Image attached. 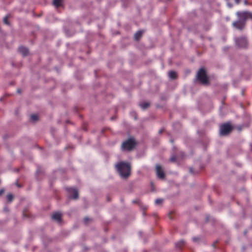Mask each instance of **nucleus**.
<instances>
[{
    "instance_id": "nucleus-1",
    "label": "nucleus",
    "mask_w": 252,
    "mask_h": 252,
    "mask_svg": "<svg viewBox=\"0 0 252 252\" xmlns=\"http://www.w3.org/2000/svg\"><path fill=\"white\" fill-rule=\"evenodd\" d=\"M116 167L122 178H126L129 176L130 173V166L129 163L125 162H121L116 165Z\"/></svg>"
},
{
    "instance_id": "nucleus-2",
    "label": "nucleus",
    "mask_w": 252,
    "mask_h": 252,
    "mask_svg": "<svg viewBox=\"0 0 252 252\" xmlns=\"http://www.w3.org/2000/svg\"><path fill=\"white\" fill-rule=\"evenodd\" d=\"M136 143L133 138H129L123 142L122 148L123 151H130L135 147Z\"/></svg>"
},
{
    "instance_id": "nucleus-3",
    "label": "nucleus",
    "mask_w": 252,
    "mask_h": 252,
    "mask_svg": "<svg viewBox=\"0 0 252 252\" xmlns=\"http://www.w3.org/2000/svg\"><path fill=\"white\" fill-rule=\"evenodd\" d=\"M197 79L203 84H206L208 82V78L206 71L203 68H200L197 74Z\"/></svg>"
},
{
    "instance_id": "nucleus-4",
    "label": "nucleus",
    "mask_w": 252,
    "mask_h": 252,
    "mask_svg": "<svg viewBox=\"0 0 252 252\" xmlns=\"http://www.w3.org/2000/svg\"><path fill=\"white\" fill-rule=\"evenodd\" d=\"M237 15L238 16L239 20L244 21L251 18L252 19V13L248 11L237 12Z\"/></svg>"
},
{
    "instance_id": "nucleus-5",
    "label": "nucleus",
    "mask_w": 252,
    "mask_h": 252,
    "mask_svg": "<svg viewBox=\"0 0 252 252\" xmlns=\"http://www.w3.org/2000/svg\"><path fill=\"white\" fill-rule=\"evenodd\" d=\"M232 130V127L229 124L222 125L220 127V134L221 135H226L228 134Z\"/></svg>"
},
{
    "instance_id": "nucleus-6",
    "label": "nucleus",
    "mask_w": 252,
    "mask_h": 252,
    "mask_svg": "<svg viewBox=\"0 0 252 252\" xmlns=\"http://www.w3.org/2000/svg\"><path fill=\"white\" fill-rule=\"evenodd\" d=\"M68 192V197L70 198L77 199L78 197V192L77 189H75L68 188L67 189Z\"/></svg>"
},
{
    "instance_id": "nucleus-7",
    "label": "nucleus",
    "mask_w": 252,
    "mask_h": 252,
    "mask_svg": "<svg viewBox=\"0 0 252 252\" xmlns=\"http://www.w3.org/2000/svg\"><path fill=\"white\" fill-rule=\"evenodd\" d=\"M237 45L240 47H245L247 44V40L245 37H241L235 40Z\"/></svg>"
},
{
    "instance_id": "nucleus-8",
    "label": "nucleus",
    "mask_w": 252,
    "mask_h": 252,
    "mask_svg": "<svg viewBox=\"0 0 252 252\" xmlns=\"http://www.w3.org/2000/svg\"><path fill=\"white\" fill-rule=\"evenodd\" d=\"M156 173L158 178L162 179L164 177V171L159 165H156Z\"/></svg>"
},
{
    "instance_id": "nucleus-9",
    "label": "nucleus",
    "mask_w": 252,
    "mask_h": 252,
    "mask_svg": "<svg viewBox=\"0 0 252 252\" xmlns=\"http://www.w3.org/2000/svg\"><path fill=\"white\" fill-rule=\"evenodd\" d=\"M233 26L237 29L242 30L245 26V22L242 20H238L233 23Z\"/></svg>"
},
{
    "instance_id": "nucleus-10",
    "label": "nucleus",
    "mask_w": 252,
    "mask_h": 252,
    "mask_svg": "<svg viewBox=\"0 0 252 252\" xmlns=\"http://www.w3.org/2000/svg\"><path fill=\"white\" fill-rule=\"evenodd\" d=\"M52 218L53 220H56L58 222H60L61 221L62 214L59 212L55 213L53 214Z\"/></svg>"
},
{
    "instance_id": "nucleus-11",
    "label": "nucleus",
    "mask_w": 252,
    "mask_h": 252,
    "mask_svg": "<svg viewBox=\"0 0 252 252\" xmlns=\"http://www.w3.org/2000/svg\"><path fill=\"white\" fill-rule=\"evenodd\" d=\"M19 51L23 56H26L28 54L29 51L27 48L24 47H20L19 48Z\"/></svg>"
},
{
    "instance_id": "nucleus-12",
    "label": "nucleus",
    "mask_w": 252,
    "mask_h": 252,
    "mask_svg": "<svg viewBox=\"0 0 252 252\" xmlns=\"http://www.w3.org/2000/svg\"><path fill=\"white\" fill-rule=\"evenodd\" d=\"M168 75H169V78L171 79H174L176 78V77H177V73L176 72H175L174 71H169Z\"/></svg>"
},
{
    "instance_id": "nucleus-13",
    "label": "nucleus",
    "mask_w": 252,
    "mask_h": 252,
    "mask_svg": "<svg viewBox=\"0 0 252 252\" xmlns=\"http://www.w3.org/2000/svg\"><path fill=\"white\" fill-rule=\"evenodd\" d=\"M143 34V32L141 31H138L135 33L134 38L136 40H138L141 36Z\"/></svg>"
},
{
    "instance_id": "nucleus-14",
    "label": "nucleus",
    "mask_w": 252,
    "mask_h": 252,
    "mask_svg": "<svg viewBox=\"0 0 252 252\" xmlns=\"http://www.w3.org/2000/svg\"><path fill=\"white\" fill-rule=\"evenodd\" d=\"M140 106L143 109H145L150 106V103L147 102H144L140 103Z\"/></svg>"
},
{
    "instance_id": "nucleus-15",
    "label": "nucleus",
    "mask_w": 252,
    "mask_h": 252,
    "mask_svg": "<svg viewBox=\"0 0 252 252\" xmlns=\"http://www.w3.org/2000/svg\"><path fill=\"white\" fill-rule=\"evenodd\" d=\"M62 0H54L53 4L56 7H59L61 5Z\"/></svg>"
},
{
    "instance_id": "nucleus-16",
    "label": "nucleus",
    "mask_w": 252,
    "mask_h": 252,
    "mask_svg": "<svg viewBox=\"0 0 252 252\" xmlns=\"http://www.w3.org/2000/svg\"><path fill=\"white\" fill-rule=\"evenodd\" d=\"M184 243L185 241L184 240H181L176 244V246L177 247H181Z\"/></svg>"
},
{
    "instance_id": "nucleus-17",
    "label": "nucleus",
    "mask_w": 252,
    "mask_h": 252,
    "mask_svg": "<svg viewBox=\"0 0 252 252\" xmlns=\"http://www.w3.org/2000/svg\"><path fill=\"white\" fill-rule=\"evenodd\" d=\"M13 198V196L11 194H9L7 195V199L9 202H11Z\"/></svg>"
},
{
    "instance_id": "nucleus-18",
    "label": "nucleus",
    "mask_w": 252,
    "mask_h": 252,
    "mask_svg": "<svg viewBox=\"0 0 252 252\" xmlns=\"http://www.w3.org/2000/svg\"><path fill=\"white\" fill-rule=\"evenodd\" d=\"M31 119L33 121H35L38 119V116L36 115H32L31 116Z\"/></svg>"
},
{
    "instance_id": "nucleus-19",
    "label": "nucleus",
    "mask_w": 252,
    "mask_h": 252,
    "mask_svg": "<svg viewBox=\"0 0 252 252\" xmlns=\"http://www.w3.org/2000/svg\"><path fill=\"white\" fill-rule=\"evenodd\" d=\"M163 200L162 199H157L155 201V203L157 205H159L162 203Z\"/></svg>"
},
{
    "instance_id": "nucleus-20",
    "label": "nucleus",
    "mask_w": 252,
    "mask_h": 252,
    "mask_svg": "<svg viewBox=\"0 0 252 252\" xmlns=\"http://www.w3.org/2000/svg\"><path fill=\"white\" fill-rule=\"evenodd\" d=\"M176 158L175 156H172L170 159V161L171 162H174L176 161Z\"/></svg>"
},
{
    "instance_id": "nucleus-21",
    "label": "nucleus",
    "mask_w": 252,
    "mask_h": 252,
    "mask_svg": "<svg viewBox=\"0 0 252 252\" xmlns=\"http://www.w3.org/2000/svg\"><path fill=\"white\" fill-rule=\"evenodd\" d=\"M3 22L8 25V17H5L3 19Z\"/></svg>"
},
{
    "instance_id": "nucleus-22",
    "label": "nucleus",
    "mask_w": 252,
    "mask_h": 252,
    "mask_svg": "<svg viewBox=\"0 0 252 252\" xmlns=\"http://www.w3.org/2000/svg\"><path fill=\"white\" fill-rule=\"evenodd\" d=\"M88 220H89V218H85L84 219V221H85V223H87V221H88Z\"/></svg>"
},
{
    "instance_id": "nucleus-23",
    "label": "nucleus",
    "mask_w": 252,
    "mask_h": 252,
    "mask_svg": "<svg viewBox=\"0 0 252 252\" xmlns=\"http://www.w3.org/2000/svg\"><path fill=\"white\" fill-rule=\"evenodd\" d=\"M3 192H4V190L3 189H0V195H1Z\"/></svg>"
},
{
    "instance_id": "nucleus-24",
    "label": "nucleus",
    "mask_w": 252,
    "mask_h": 252,
    "mask_svg": "<svg viewBox=\"0 0 252 252\" xmlns=\"http://www.w3.org/2000/svg\"><path fill=\"white\" fill-rule=\"evenodd\" d=\"M237 4H238L240 2V0H234Z\"/></svg>"
},
{
    "instance_id": "nucleus-25",
    "label": "nucleus",
    "mask_w": 252,
    "mask_h": 252,
    "mask_svg": "<svg viewBox=\"0 0 252 252\" xmlns=\"http://www.w3.org/2000/svg\"><path fill=\"white\" fill-rule=\"evenodd\" d=\"M197 240V238H193V241H196Z\"/></svg>"
},
{
    "instance_id": "nucleus-26",
    "label": "nucleus",
    "mask_w": 252,
    "mask_h": 252,
    "mask_svg": "<svg viewBox=\"0 0 252 252\" xmlns=\"http://www.w3.org/2000/svg\"><path fill=\"white\" fill-rule=\"evenodd\" d=\"M244 3H245V4H248V2H247V0H245V2H244Z\"/></svg>"
},
{
    "instance_id": "nucleus-27",
    "label": "nucleus",
    "mask_w": 252,
    "mask_h": 252,
    "mask_svg": "<svg viewBox=\"0 0 252 252\" xmlns=\"http://www.w3.org/2000/svg\"><path fill=\"white\" fill-rule=\"evenodd\" d=\"M18 93H20V92L19 90H18Z\"/></svg>"
}]
</instances>
